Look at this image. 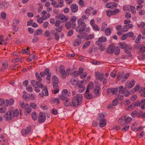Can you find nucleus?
<instances>
[{"label": "nucleus", "mask_w": 145, "mask_h": 145, "mask_svg": "<svg viewBox=\"0 0 145 145\" xmlns=\"http://www.w3.org/2000/svg\"><path fill=\"white\" fill-rule=\"evenodd\" d=\"M82 95L81 94H77L72 99V106L75 107L81 104L82 100Z\"/></svg>", "instance_id": "1"}, {"label": "nucleus", "mask_w": 145, "mask_h": 145, "mask_svg": "<svg viewBox=\"0 0 145 145\" xmlns=\"http://www.w3.org/2000/svg\"><path fill=\"white\" fill-rule=\"evenodd\" d=\"M40 75L42 77H44L47 75L46 77V80H49L51 78V73L49 72V70L48 68H46L43 72H41L40 73Z\"/></svg>", "instance_id": "3"}, {"label": "nucleus", "mask_w": 145, "mask_h": 145, "mask_svg": "<svg viewBox=\"0 0 145 145\" xmlns=\"http://www.w3.org/2000/svg\"><path fill=\"white\" fill-rule=\"evenodd\" d=\"M105 35L106 36H110L111 34V30L109 28H107L105 30Z\"/></svg>", "instance_id": "37"}, {"label": "nucleus", "mask_w": 145, "mask_h": 145, "mask_svg": "<svg viewBox=\"0 0 145 145\" xmlns=\"http://www.w3.org/2000/svg\"><path fill=\"white\" fill-rule=\"evenodd\" d=\"M59 70L61 77L63 79L65 78L67 74L64 66L63 65H60L59 68Z\"/></svg>", "instance_id": "4"}, {"label": "nucleus", "mask_w": 145, "mask_h": 145, "mask_svg": "<svg viewBox=\"0 0 145 145\" xmlns=\"http://www.w3.org/2000/svg\"><path fill=\"white\" fill-rule=\"evenodd\" d=\"M124 72H122L121 73H120L118 74L117 76V79L118 80H120L121 79L122 77L124 75Z\"/></svg>", "instance_id": "50"}, {"label": "nucleus", "mask_w": 145, "mask_h": 145, "mask_svg": "<svg viewBox=\"0 0 145 145\" xmlns=\"http://www.w3.org/2000/svg\"><path fill=\"white\" fill-rule=\"evenodd\" d=\"M42 94L45 96H48V91L47 88L46 86H45L43 89L42 91Z\"/></svg>", "instance_id": "33"}, {"label": "nucleus", "mask_w": 145, "mask_h": 145, "mask_svg": "<svg viewBox=\"0 0 145 145\" xmlns=\"http://www.w3.org/2000/svg\"><path fill=\"white\" fill-rule=\"evenodd\" d=\"M94 84L93 82H90L88 85L86 91L87 92H90V90L91 92L94 89L93 88Z\"/></svg>", "instance_id": "16"}, {"label": "nucleus", "mask_w": 145, "mask_h": 145, "mask_svg": "<svg viewBox=\"0 0 145 145\" xmlns=\"http://www.w3.org/2000/svg\"><path fill=\"white\" fill-rule=\"evenodd\" d=\"M106 13L107 16L109 17L112 14V10H108L106 11Z\"/></svg>", "instance_id": "59"}, {"label": "nucleus", "mask_w": 145, "mask_h": 145, "mask_svg": "<svg viewBox=\"0 0 145 145\" xmlns=\"http://www.w3.org/2000/svg\"><path fill=\"white\" fill-rule=\"evenodd\" d=\"M95 44L98 45L99 49L101 51H103L105 49V46L102 43H95Z\"/></svg>", "instance_id": "32"}, {"label": "nucleus", "mask_w": 145, "mask_h": 145, "mask_svg": "<svg viewBox=\"0 0 145 145\" xmlns=\"http://www.w3.org/2000/svg\"><path fill=\"white\" fill-rule=\"evenodd\" d=\"M119 92L120 93H124L125 92V89L123 87L121 86L119 88Z\"/></svg>", "instance_id": "42"}, {"label": "nucleus", "mask_w": 145, "mask_h": 145, "mask_svg": "<svg viewBox=\"0 0 145 145\" xmlns=\"http://www.w3.org/2000/svg\"><path fill=\"white\" fill-rule=\"evenodd\" d=\"M52 80L53 82V87L54 90H52L54 94H56L59 92V88L58 87V83L59 80L57 77L55 76L52 77Z\"/></svg>", "instance_id": "2"}, {"label": "nucleus", "mask_w": 145, "mask_h": 145, "mask_svg": "<svg viewBox=\"0 0 145 145\" xmlns=\"http://www.w3.org/2000/svg\"><path fill=\"white\" fill-rule=\"evenodd\" d=\"M124 51L125 53L128 54H129L130 53L131 51L130 49L128 46H127L124 49Z\"/></svg>", "instance_id": "57"}, {"label": "nucleus", "mask_w": 145, "mask_h": 145, "mask_svg": "<svg viewBox=\"0 0 145 145\" xmlns=\"http://www.w3.org/2000/svg\"><path fill=\"white\" fill-rule=\"evenodd\" d=\"M31 111V109L28 106L24 109V113L25 115L28 116L30 114Z\"/></svg>", "instance_id": "22"}, {"label": "nucleus", "mask_w": 145, "mask_h": 145, "mask_svg": "<svg viewBox=\"0 0 145 145\" xmlns=\"http://www.w3.org/2000/svg\"><path fill=\"white\" fill-rule=\"evenodd\" d=\"M65 26L67 29L71 28V23L70 22H67L65 24Z\"/></svg>", "instance_id": "44"}, {"label": "nucleus", "mask_w": 145, "mask_h": 145, "mask_svg": "<svg viewBox=\"0 0 145 145\" xmlns=\"http://www.w3.org/2000/svg\"><path fill=\"white\" fill-rule=\"evenodd\" d=\"M107 24L105 22H103L102 24V27L101 29L102 31H104L105 30V28H106L107 27Z\"/></svg>", "instance_id": "49"}, {"label": "nucleus", "mask_w": 145, "mask_h": 145, "mask_svg": "<svg viewBox=\"0 0 145 145\" xmlns=\"http://www.w3.org/2000/svg\"><path fill=\"white\" fill-rule=\"evenodd\" d=\"M71 70L70 68H68L67 70V72L68 73H70L71 74L74 76L75 77L78 76L80 74V72L78 71H74L73 72H71Z\"/></svg>", "instance_id": "20"}, {"label": "nucleus", "mask_w": 145, "mask_h": 145, "mask_svg": "<svg viewBox=\"0 0 145 145\" xmlns=\"http://www.w3.org/2000/svg\"><path fill=\"white\" fill-rule=\"evenodd\" d=\"M32 116L33 119L34 120H36L37 118V116L36 112H33L32 114Z\"/></svg>", "instance_id": "47"}, {"label": "nucleus", "mask_w": 145, "mask_h": 145, "mask_svg": "<svg viewBox=\"0 0 145 145\" xmlns=\"http://www.w3.org/2000/svg\"><path fill=\"white\" fill-rule=\"evenodd\" d=\"M65 101V102L64 104L65 106H72V103H71L69 98L67 99Z\"/></svg>", "instance_id": "36"}, {"label": "nucleus", "mask_w": 145, "mask_h": 145, "mask_svg": "<svg viewBox=\"0 0 145 145\" xmlns=\"http://www.w3.org/2000/svg\"><path fill=\"white\" fill-rule=\"evenodd\" d=\"M90 42L89 41H88L87 42L85 43L84 45L82 47L83 48V49H85L87 47L90 45Z\"/></svg>", "instance_id": "56"}, {"label": "nucleus", "mask_w": 145, "mask_h": 145, "mask_svg": "<svg viewBox=\"0 0 145 145\" xmlns=\"http://www.w3.org/2000/svg\"><path fill=\"white\" fill-rule=\"evenodd\" d=\"M58 18L61 22H65L69 19V17L64 15L61 14L58 16Z\"/></svg>", "instance_id": "9"}, {"label": "nucleus", "mask_w": 145, "mask_h": 145, "mask_svg": "<svg viewBox=\"0 0 145 145\" xmlns=\"http://www.w3.org/2000/svg\"><path fill=\"white\" fill-rule=\"evenodd\" d=\"M140 86L139 85H136L134 88L132 89L131 90L133 92H135L137 91L140 89Z\"/></svg>", "instance_id": "41"}, {"label": "nucleus", "mask_w": 145, "mask_h": 145, "mask_svg": "<svg viewBox=\"0 0 145 145\" xmlns=\"http://www.w3.org/2000/svg\"><path fill=\"white\" fill-rule=\"evenodd\" d=\"M118 93V89L113 88L112 89H108L107 91V94H112L113 95L116 94Z\"/></svg>", "instance_id": "13"}, {"label": "nucleus", "mask_w": 145, "mask_h": 145, "mask_svg": "<svg viewBox=\"0 0 145 145\" xmlns=\"http://www.w3.org/2000/svg\"><path fill=\"white\" fill-rule=\"evenodd\" d=\"M124 118V120L125 121L126 124H127L129 123L132 120V118L131 117H128L125 118V117H123Z\"/></svg>", "instance_id": "39"}, {"label": "nucleus", "mask_w": 145, "mask_h": 145, "mask_svg": "<svg viewBox=\"0 0 145 145\" xmlns=\"http://www.w3.org/2000/svg\"><path fill=\"white\" fill-rule=\"evenodd\" d=\"M115 46L113 44L110 45L107 48V51L108 53L111 54L114 52L115 50Z\"/></svg>", "instance_id": "12"}, {"label": "nucleus", "mask_w": 145, "mask_h": 145, "mask_svg": "<svg viewBox=\"0 0 145 145\" xmlns=\"http://www.w3.org/2000/svg\"><path fill=\"white\" fill-rule=\"evenodd\" d=\"M54 37L56 40H58L59 39V36L58 33L56 32L54 34Z\"/></svg>", "instance_id": "62"}, {"label": "nucleus", "mask_w": 145, "mask_h": 145, "mask_svg": "<svg viewBox=\"0 0 145 145\" xmlns=\"http://www.w3.org/2000/svg\"><path fill=\"white\" fill-rule=\"evenodd\" d=\"M19 106L22 108L25 109L27 106H29V105L27 104H24L23 101H20L19 103Z\"/></svg>", "instance_id": "27"}, {"label": "nucleus", "mask_w": 145, "mask_h": 145, "mask_svg": "<svg viewBox=\"0 0 145 145\" xmlns=\"http://www.w3.org/2000/svg\"><path fill=\"white\" fill-rule=\"evenodd\" d=\"M5 117L6 118L7 120H9L13 119L14 118V115L12 113V110L8 111L7 113L5 114Z\"/></svg>", "instance_id": "10"}, {"label": "nucleus", "mask_w": 145, "mask_h": 145, "mask_svg": "<svg viewBox=\"0 0 145 145\" xmlns=\"http://www.w3.org/2000/svg\"><path fill=\"white\" fill-rule=\"evenodd\" d=\"M133 25L132 24H128L124 25L121 28V31L122 32H124L128 31V28H131L133 27Z\"/></svg>", "instance_id": "14"}, {"label": "nucleus", "mask_w": 145, "mask_h": 145, "mask_svg": "<svg viewBox=\"0 0 145 145\" xmlns=\"http://www.w3.org/2000/svg\"><path fill=\"white\" fill-rule=\"evenodd\" d=\"M124 118L123 117H121L118 120V122L119 124L122 125H126Z\"/></svg>", "instance_id": "30"}, {"label": "nucleus", "mask_w": 145, "mask_h": 145, "mask_svg": "<svg viewBox=\"0 0 145 145\" xmlns=\"http://www.w3.org/2000/svg\"><path fill=\"white\" fill-rule=\"evenodd\" d=\"M36 86H38L39 88H42L44 87L43 84L39 81L36 82Z\"/></svg>", "instance_id": "40"}, {"label": "nucleus", "mask_w": 145, "mask_h": 145, "mask_svg": "<svg viewBox=\"0 0 145 145\" xmlns=\"http://www.w3.org/2000/svg\"><path fill=\"white\" fill-rule=\"evenodd\" d=\"M94 37V35L93 34H91L87 36L86 38L87 39H93Z\"/></svg>", "instance_id": "64"}, {"label": "nucleus", "mask_w": 145, "mask_h": 145, "mask_svg": "<svg viewBox=\"0 0 145 145\" xmlns=\"http://www.w3.org/2000/svg\"><path fill=\"white\" fill-rule=\"evenodd\" d=\"M8 6V5L7 3L0 1V9H3L7 8Z\"/></svg>", "instance_id": "21"}, {"label": "nucleus", "mask_w": 145, "mask_h": 145, "mask_svg": "<svg viewBox=\"0 0 145 145\" xmlns=\"http://www.w3.org/2000/svg\"><path fill=\"white\" fill-rule=\"evenodd\" d=\"M68 93V91L66 89H64L62 91V94L59 96V97L63 101H65L67 99H68L67 95V93Z\"/></svg>", "instance_id": "8"}, {"label": "nucleus", "mask_w": 145, "mask_h": 145, "mask_svg": "<svg viewBox=\"0 0 145 145\" xmlns=\"http://www.w3.org/2000/svg\"><path fill=\"white\" fill-rule=\"evenodd\" d=\"M130 9L131 12L133 14H135L136 12V8L135 7L131 6L130 7Z\"/></svg>", "instance_id": "55"}, {"label": "nucleus", "mask_w": 145, "mask_h": 145, "mask_svg": "<svg viewBox=\"0 0 145 145\" xmlns=\"http://www.w3.org/2000/svg\"><path fill=\"white\" fill-rule=\"evenodd\" d=\"M46 116L44 113L42 112L40 113L38 116V121L40 123H43L45 121Z\"/></svg>", "instance_id": "5"}, {"label": "nucleus", "mask_w": 145, "mask_h": 145, "mask_svg": "<svg viewBox=\"0 0 145 145\" xmlns=\"http://www.w3.org/2000/svg\"><path fill=\"white\" fill-rule=\"evenodd\" d=\"M52 102L56 105H58L60 103L59 99L58 98H55L52 100Z\"/></svg>", "instance_id": "46"}, {"label": "nucleus", "mask_w": 145, "mask_h": 145, "mask_svg": "<svg viewBox=\"0 0 145 145\" xmlns=\"http://www.w3.org/2000/svg\"><path fill=\"white\" fill-rule=\"evenodd\" d=\"M115 54L116 55H118L120 53V49L118 47H117L116 49H115Z\"/></svg>", "instance_id": "63"}, {"label": "nucleus", "mask_w": 145, "mask_h": 145, "mask_svg": "<svg viewBox=\"0 0 145 145\" xmlns=\"http://www.w3.org/2000/svg\"><path fill=\"white\" fill-rule=\"evenodd\" d=\"M7 111L6 108L5 106L2 107L0 108V113H3Z\"/></svg>", "instance_id": "53"}, {"label": "nucleus", "mask_w": 145, "mask_h": 145, "mask_svg": "<svg viewBox=\"0 0 145 145\" xmlns=\"http://www.w3.org/2000/svg\"><path fill=\"white\" fill-rule=\"evenodd\" d=\"M82 42V40L80 39H76L73 42V45L74 46L79 45Z\"/></svg>", "instance_id": "29"}, {"label": "nucleus", "mask_w": 145, "mask_h": 145, "mask_svg": "<svg viewBox=\"0 0 145 145\" xmlns=\"http://www.w3.org/2000/svg\"><path fill=\"white\" fill-rule=\"evenodd\" d=\"M78 79L77 78H72L70 82L73 85H76L78 84Z\"/></svg>", "instance_id": "25"}, {"label": "nucleus", "mask_w": 145, "mask_h": 145, "mask_svg": "<svg viewBox=\"0 0 145 145\" xmlns=\"http://www.w3.org/2000/svg\"><path fill=\"white\" fill-rule=\"evenodd\" d=\"M19 22V20L17 19H14L13 20L12 26H18V24Z\"/></svg>", "instance_id": "51"}, {"label": "nucleus", "mask_w": 145, "mask_h": 145, "mask_svg": "<svg viewBox=\"0 0 145 145\" xmlns=\"http://www.w3.org/2000/svg\"><path fill=\"white\" fill-rule=\"evenodd\" d=\"M12 113L14 115V117L18 116L19 115V111L18 109H15L13 111L12 110Z\"/></svg>", "instance_id": "38"}, {"label": "nucleus", "mask_w": 145, "mask_h": 145, "mask_svg": "<svg viewBox=\"0 0 145 145\" xmlns=\"http://www.w3.org/2000/svg\"><path fill=\"white\" fill-rule=\"evenodd\" d=\"M86 24L84 23V20L82 18L79 19L78 21V25Z\"/></svg>", "instance_id": "48"}, {"label": "nucleus", "mask_w": 145, "mask_h": 145, "mask_svg": "<svg viewBox=\"0 0 145 145\" xmlns=\"http://www.w3.org/2000/svg\"><path fill=\"white\" fill-rule=\"evenodd\" d=\"M71 10L72 12H75L78 10V6L75 4H73L71 6Z\"/></svg>", "instance_id": "24"}, {"label": "nucleus", "mask_w": 145, "mask_h": 145, "mask_svg": "<svg viewBox=\"0 0 145 145\" xmlns=\"http://www.w3.org/2000/svg\"><path fill=\"white\" fill-rule=\"evenodd\" d=\"M8 64L6 61H4L2 62V66L0 69V71L2 72L6 70L8 67Z\"/></svg>", "instance_id": "11"}, {"label": "nucleus", "mask_w": 145, "mask_h": 145, "mask_svg": "<svg viewBox=\"0 0 145 145\" xmlns=\"http://www.w3.org/2000/svg\"><path fill=\"white\" fill-rule=\"evenodd\" d=\"M86 27V24L78 25V27L76 29V31L77 32L80 33L81 32H83L85 30Z\"/></svg>", "instance_id": "7"}, {"label": "nucleus", "mask_w": 145, "mask_h": 145, "mask_svg": "<svg viewBox=\"0 0 145 145\" xmlns=\"http://www.w3.org/2000/svg\"><path fill=\"white\" fill-rule=\"evenodd\" d=\"M106 124V122L105 119H101L99 122V126L101 127H104L105 126Z\"/></svg>", "instance_id": "28"}, {"label": "nucleus", "mask_w": 145, "mask_h": 145, "mask_svg": "<svg viewBox=\"0 0 145 145\" xmlns=\"http://www.w3.org/2000/svg\"><path fill=\"white\" fill-rule=\"evenodd\" d=\"M139 93H140V95L141 97H145V87L143 89H141Z\"/></svg>", "instance_id": "43"}, {"label": "nucleus", "mask_w": 145, "mask_h": 145, "mask_svg": "<svg viewBox=\"0 0 145 145\" xmlns=\"http://www.w3.org/2000/svg\"><path fill=\"white\" fill-rule=\"evenodd\" d=\"M8 42V39L7 38L6 40H4L3 39L2 40L0 41V44L6 45L7 44Z\"/></svg>", "instance_id": "52"}, {"label": "nucleus", "mask_w": 145, "mask_h": 145, "mask_svg": "<svg viewBox=\"0 0 145 145\" xmlns=\"http://www.w3.org/2000/svg\"><path fill=\"white\" fill-rule=\"evenodd\" d=\"M140 51L141 52H145V45H142L140 47Z\"/></svg>", "instance_id": "58"}, {"label": "nucleus", "mask_w": 145, "mask_h": 145, "mask_svg": "<svg viewBox=\"0 0 145 145\" xmlns=\"http://www.w3.org/2000/svg\"><path fill=\"white\" fill-rule=\"evenodd\" d=\"M106 41L107 39L106 37L104 36H103L99 38L98 40L97 41L95 42V43H102V42H106Z\"/></svg>", "instance_id": "23"}, {"label": "nucleus", "mask_w": 145, "mask_h": 145, "mask_svg": "<svg viewBox=\"0 0 145 145\" xmlns=\"http://www.w3.org/2000/svg\"><path fill=\"white\" fill-rule=\"evenodd\" d=\"M139 105L138 103H134L131 105L130 106L127 107L126 109L129 110H133L135 106H137Z\"/></svg>", "instance_id": "26"}, {"label": "nucleus", "mask_w": 145, "mask_h": 145, "mask_svg": "<svg viewBox=\"0 0 145 145\" xmlns=\"http://www.w3.org/2000/svg\"><path fill=\"white\" fill-rule=\"evenodd\" d=\"M63 29V26L62 25H60L59 27L56 28V30L59 31V33L61 32Z\"/></svg>", "instance_id": "61"}, {"label": "nucleus", "mask_w": 145, "mask_h": 145, "mask_svg": "<svg viewBox=\"0 0 145 145\" xmlns=\"http://www.w3.org/2000/svg\"><path fill=\"white\" fill-rule=\"evenodd\" d=\"M120 47L121 48L123 49L125 48L127 46H126V44L124 42H121L119 44Z\"/></svg>", "instance_id": "60"}, {"label": "nucleus", "mask_w": 145, "mask_h": 145, "mask_svg": "<svg viewBox=\"0 0 145 145\" xmlns=\"http://www.w3.org/2000/svg\"><path fill=\"white\" fill-rule=\"evenodd\" d=\"M31 127H28L25 129H23L21 131V133L24 136H25L29 135L31 132Z\"/></svg>", "instance_id": "6"}, {"label": "nucleus", "mask_w": 145, "mask_h": 145, "mask_svg": "<svg viewBox=\"0 0 145 145\" xmlns=\"http://www.w3.org/2000/svg\"><path fill=\"white\" fill-rule=\"evenodd\" d=\"M100 88L99 87H97L96 89L95 88L93 91L96 95H98L100 92Z\"/></svg>", "instance_id": "34"}, {"label": "nucleus", "mask_w": 145, "mask_h": 145, "mask_svg": "<svg viewBox=\"0 0 145 145\" xmlns=\"http://www.w3.org/2000/svg\"><path fill=\"white\" fill-rule=\"evenodd\" d=\"M106 5L107 8L113 9L115 7H117L118 5L116 3L113 2L106 3Z\"/></svg>", "instance_id": "17"}, {"label": "nucleus", "mask_w": 145, "mask_h": 145, "mask_svg": "<svg viewBox=\"0 0 145 145\" xmlns=\"http://www.w3.org/2000/svg\"><path fill=\"white\" fill-rule=\"evenodd\" d=\"M103 74H102L100 73L99 72H96L95 73V76L96 78L98 79L100 81H101L103 80Z\"/></svg>", "instance_id": "18"}, {"label": "nucleus", "mask_w": 145, "mask_h": 145, "mask_svg": "<svg viewBox=\"0 0 145 145\" xmlns=\"http://www.w3.org/2000/svg\"><path fill=\"white\" fill-rule=\"evenodd\" d=\"M91 26L93 29L95 31H98L100 29V28L96 24H95Z\"/></svg>", "instance_id": "45"}, {"label": "nucleus", "mask_w": 145, "mask_h": 145, "mask_svg": "<svg viewBox=\"0 0 145 145\" xmlns=\"http://www.w3.org/2000/svg\"><path fill=\"white\" fill-rule=\"evenodd\" d=\"M118 100L117 98H116L112 102V104L114 106H116L117 105L118 103Z\"/></svg>", "instance_id": "54"}, {"label": "nucleus", "mask_w": 145, "mask_h": 145, "mask_svg": "<svg viewBox=\"0 0 145 145\" xmlns=\"http://www.w3.org/2000/svg\"><path fill=\"white\" fill-rule=\"evenodd\" d=\"M77 84V87L80 89H82L79 90V92H82L85 89V87L83 81H81L80 83L79 84Z\"/></svg>", "instance_id": "19"}, {"label": "nucleus", "mask_w": 145, "mask_h": 145, "mask_svg": "<svg viewBox=\"0 0 145 145\" xmlns=\"http://www.w3.org/2000/svg\"><path fill=\"white\" fill-rule=\"evenodd\" d=\"M135 83V81L133 80L130 82H128L126 84L125 88H131L134 86Z\"/></svg>", "instance_id": "15"}, {"label": "nucleus", "mask_w": 145, "mask_h": 145, "mask_svg": "<svg viewBox=\"0 0 145 145\" xmlns=\"http://www.w3.org/2000/svg\"><path fill=\"white\" fill-rule=\"evenodd\" d=\"M42 33V30L41 29L37 30L34 33V35L35 36L36 35H40Z\"/></svg>", "instance_id": "35"}, {"label": "nucleus", "mask_w": 145, "mask_h": 145, "mask_svg": "<svg viewBox=\"0 0 145 145\" xmlns=\"http://www.w3.org/2000/svg\"><path fill=\"white\" fill-rule=\"evenodd\" d=\"M89 92H87V91H86L85 92V96L87 99L88 100L91 99L92 97V95Z\"/></svg>", "instance_id": "31"}]
</instances>
